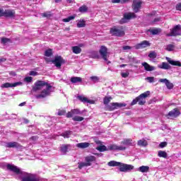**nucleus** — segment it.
<instances>
[{
	"mask_svg": "<svg viewBox=\"0 0 181 181\" xmlns=\"http://www.w3.org/2000/svg\"><path fill=\"white\" fill-rule=\"evenodd\" d=\"M33 90L38 93L36 98H46L52 94L53 91V86L43 81H38L35 83Z\"/></svg>",
	"mask_w": 181,
	"mask_h": 181,
	"instance_id": "obj_1",
	"label": "nucleus"
},
{
	"mask_svg": "<svg viewBox=\"0 0 181 181\" xmlns=\"http://www.w3.org/2000/svg\"><path fill=\"white\" fill-rule=\"evenodd\" d=\"M6 168L11 172H13L16 175L21 176L22 181H39V178H37L36 175L23 172L16 165L7 164Z\"/></svg>",
	"mask_w": 181,
	"mask_h": 181,
	"instance_id": "obj_2",
	"label": "nucleus"
},
{
	"mask_svg": "<svg viewBox=\"0 0 181 181\" xmlns=\"http://www.w3.org/2000/svg\"><path fill=\"white\" fill-rule=\"evenodd\" d=\"M108 166L112 167H119V172H123L124 173H128L132 170H134V165L129 164L122 163L121 162L111 160L107 163Z\"/></svg>",
	"mask_w": 181,
	"mask_h": 181,
	"instance_id": "obj_3",
	"label": "nucleus"
},
{
	"mask_svg": "<svg viewBox=\"0 0 181 181\" xmlns=\"http://www.w3.org/2000/svg\"><path fill=\"white\" fill-rule=\"evenodd\" d=\"M151 95V91L147 90L144 92V93H141L140 95H139L137 98H136L131 103V105H135L136 103H139V105H144L146 101H145V98H147V97H149Z\"/></svg>",
	"mask_w": 181,
	"mask_h": 181,
	"instance_id": "obj_4",
	"label": "nucleus"
},
{
	"mask_svg": "<svg viewBox=\"0 0 181 181\" xmlns=\"http://www.w3.org/2000/svg\"><path fill=\"white\" fill-rule=\"evenodd\" d=\"M95 157L94 156H88L85 157L86 163H79L78 169H83L84 166H91L92 162H95Z\"/></svg>",
	"mask_w": 181,
	"mask_h": 181,
	"instance_id": "obj_5",
	"label": "nucleus"
},
{
	"mask_svg": "<svg viewBox=\"0 0 181 181\" xmlns=\"http://www.w3.org/2000/svg\"><path fill=\"white\" fill-rule=\"evenodd\" d=\"M110 33L113 36H117L121 37L125 35V32L124 31V28L122 27H113L110 29Z\"/></svg>",
	"mask_w": 181,
	"mask_h": 181,
	"instance_id": "obj_6",
	"label": "nucleus"
},
{
	"mask_svg": "<svg viewBox=\"0 0 181 181\" xmlns=\"http://www.w3.org/2000/svg\"><path fill=\"white\" fill-rule=\"evenodd\" d=\"M99 53L100 54V57L105 62H107V64H110L111 62L108 61L107 57H108V49L106 48L105 46L103 45L100 47V49L99 50Z\"/></svg>",
	"mask_w": 181,
	"mask_h": 181,
	"instance_id": "obj_7",
	"label": "nucleus"
},
{
	"mask_svg": "<svg viewBox=\"0 0 181 181\" xmlns=\"http://www.w3.org/2000/svg\"><path fill=\"white\" fill-rule=\"evenodd\" d=\"M135 18H136V16L135 15V13H126L124 14L123 18H122L120 20L119 23H121V25H122L124 23H127V22H128V21H130V19H134Z\"/></svg>",
	"mask_w": 181,
	"mask_h": 181,
	"instance_id": "obj_8",
	"label": "nucleus"
},
{
	"mask_svg": "<svg viewBox=\"0 0 181 181\" xmlns=\"http://www.w3.org/2000/svg\"><path fill=\"white\" fill-rule=\"evenodd\" d=\"M181 35V26L180 25H175L171 30L170 33H167L166 36H179Z\"/></svg>",
	"mask_w": 181,
	"mask_h": 181,
	"instance_id": "obj_9",
	"label": "nucleus"
},
{
	"mask_svg": "<svg viewBox=\"0 0 181 181\" xmlns=\"http://www.w3.org/2000/svg\"><path fill=\"white\" fill-rule=\"evenodd\" d=\"M180 115V111L177 108H175L173 110L170 111L167 115L168 119H173L177 118Z\"/></svg>",
	"mask_w": 181,
	"mask_h": 181,
	"instance_id": "obj_10",
	"label": "nucleus"
},
{
	"mask_svg": "<svg viewBox=\"0 0 181 181\" xmlns=\"http://www.w3.org/2000/svg\"><path fill=\"white\" fill-rule=\"evenodd\" d=\"M132 9L136 13L139 12V9H141L142 6V1L141 0H134L132 4Z\"/></svg>",
	"mask_w": 181,
	"mask_h": 181,
	"instance_id": "obj_11",
	"label": "nucleus"
},
{
	"mask_svg": "<svg viewBox=\"0 0 181 181\" xmlns=\"http://www.w3.org/2000/svg\"><path fill=\"white\" fill-rule=\"evenodd\" d=\"M52 63H53V64H55L56 67L60 69V67H62V64L64 63V60L63 59L62 56H57L55 57L54 59L52 61Z\"/></svg>",
	"mask_w": 181,
	"mask_h": 181,
	"instance_id": "obj_12",
	"label": "nucleus"
},
{
	"mask_svg": "<svg viewBox=\"0 0 181 181\" xmlns=\"http://www.w3.org/2000/svg\"><path fill=\"white\" fill-rule=\"evenodd\" d=\"M108 151H125L127 146H118L117 144H111L107 146Z\"/></svg>",
	"mask_w": 181,
	"mask_h": 181,
	"instance_id": "obj_13",
	"label": "nucleus"
},
{
	"mask_svg": "<svg viewBox=\"0 0 181 181\" xmlns=\"http://www.w3.org/2000/svg\"><path fill=\"white\" fill-rule=\"evenodd\" d=\"M122 107H127V104L119 103H112L109 106V108L110 111H114V110H117V108H122Z\"/></svg>",
	"mask_w": 181,
	"mask_h": 181,
	"instance_id": "obj_14",
	"label": "nucleus"
},
{
	"mask_svg": "<svg viewBox=\"0 0 181 181\" xmlns=\"http://www.w3.org/2000/svg\"><path fill=\"white\" fill-rule=\"evenodd\" d=\"M23 83L19 81V82H16L14 83H4L1 86V88H9L12 87H18V86H23Z\"/></svg>",
	"mask_w": 181,
	"mask_h": 181,
	"instance_id": "obj_15",
	"label": "nucleus"
},
{
	"mask_svg": "<svg viewBox=\"0 0 181 181\" xmlns=\"http://www.w3.org/2000/svg\"><path fill=\"white\" fill-rule=\"evenodd\" d=\"M159 83L165 84L168 90H172V88H173V83L166 78L159 79Z\"/></svg>",
	"mask_w": 181,
	"mask_h": 181,
	"instance_id": "obj_16",
	"label": "nucleus"
},
{
	"mask_svg": "<svg viewBox=\"0 0 181 181\" xmlns=\"http://www.w3.org/2000/svg\"><path fill=\"white\" fill-rule=\"evenodd\" d=\"M78 100L84 103H87L88 104H94L95 103V101H94L93 100H89L83 95H78Z\"/></svg>",
	"mask_w": 181,
	"mask_h": 181,
	"instance_id": "obj_17",
	"label": "nucleus"
},
{
	"mask_svg": "<svg viewBox=\"0 0 181 181\" xmlns=\"http://www.w3.org/2000/svg\"><path fill=\"white\" fill-rule=\"evenodd\" d=\"M6 148H16L19 149L21 148V144L16 141L8 142L6 144Z\"/></svg>",
	"mask_w": 181,
	"mask_h": 181,
	"instance_id": "obj_18",
	"label": "nucleus"
},
{
	"mask_svg": "<svg viewBox=\"0 0 181 181\" xmlns=\"http://www.w3.org/2000/svg\"><path fill=\"white\" fill-rule=\"evenodd\" d=\"M122 145H125L126 146H132L135 145V141L131 139H124L122 142Z\"/></svg>",
	"mask_w": 181,
	"mask_h": 181,
	"instance_id": "obj_19",
	"label": "nucleus"
},
{
	"mask_svg": "<svg viewBox=\"0 0 181 181\" xmlns=\"http://www.w3.org/2000/svg\"><path fill=\"white\" fill-rule=\"evenodd\" d=\"M165 59H166L167 62H168V63L170 64H171L172 66H177L178 67H181L180 62L173 60L172 59H170V57H168Z\"/></svg>",
	"mask_w": 181,
	"mask_h": 181,
	"instance_id": "obj_20",
	"label": "nucleus"
},
{
	"mask_svg": "<svg viewBox=\"0 0 181 181\" xmlns=\"http://www.w3.org/2000/svg\"><path fill=\"white\" fill-rule=\"evenodd\" d=\"M141 64L146 71H153L155 70V66H152L146 62H143Z\"/></svg>",
	"mask_w": 181,
	"mask_h": 181,
	"instance_id": "obj_21",
	"label": "nucleus"
},
{
	"mask_svg": "<svg viewBox=\"0 0 181 181\" xmlns=\"http://www.w3.org/2000/svg\"><path fill=\"white\" fill-rule=\"evenodd\" d=\"M148 46H150L149 42H148V41H143L141 43L138 44L136 46V49H145V47H148Z\"/></svg>",
	"mask_w": 181,
	"mask_h": 181,
	"instance_id": "obj_22",
	"label": "nucleus"
},
{
	"mask_svg": "<svg viewBox=\"0 0 181 181\" xmlns=\"http://www.w3.org/2000/svg\"><path fill=\"white\" fill-rule=\"evenodd\" d=\"M90 146V143L83 142V143H78L76 144V148H79L80 149H86V148H88Z\"/></svg>",
	"mask_w": 181,
	"mask_h": 181,
	"instance_id": "obj_23",
	"label": "nucleus"
},
{
	"mask_svg": "<svg viewBox=\"0 0 181 181\" xmlns=\"http://www.w3.org/2000/svg\"><path fill=\"white\" fill-rule=\"evenodd\" d=\"M158 69H163V70H169L170 65L166 62H163L161 64L158 65Z\"/></svg>",
	"mask_w": 181,
	"mask_h": 181,
	"instance_id": "obj_24",
	"label": "nucleus"
},
{
	"mask_svg": "<svg viewBox=\"0 0 181 181\" xmlns=\"http://www.w3.org/2000/svg\"><path fill=\"white\" fill-rule=\"evenodd\" d=\"M176 47L173 44H168L165 46H164L165 50H167V52H173Z\"/></svg>",
	"mask_w": 181,
	"mask_h": 181,
	"instance_id": "obj_25",
	"label": "nucleus"
},
{
	"mask_svg": "<svg viewBox=\"0 0 181 181\" xmlns=\"http://www.w3.org/2000/svg\"><path fill=\"white\" fill-rule=\"evenodd\" d=\"M139 172H141V173H148V172H149V166L142 165L139 167Z\"/></svg>",
	"mask_w": 181,
	"mask_h": 181,
	"instance_id": "obj_26",
	"label": "nucleus"
},
{
	"mask_svg": "<svg viewBox=\"0 0 181 181\" xmlns=\"http://www.w3.org/2000/svg\"><path fill=\"white\" fill-rule=\"evenodd\" d=\"M158 158H163L164 159H168V153L164 151H158Z\"/></svg>",
	"mask_w": 181,
	"mask_h": 181,
	"instance_id": "obj_27",
	"label": "nucleus"
},
{
	"mask_svg": "<svg viewBox=\"0 0 181 181\" xmlns=\"http://www.w3.org/2000/svg\"><path fill=\"white\" fill-rule=\"evenodd\" d=\"M73 53L75 54H80L81 53V48L78 46H74L71 47Z\"/></svg>",
	"mask_w": 181,
	"mask_h": 181,
	"instance_id": "obj_28",
	"label": "nucleus"
},
{
	"mask_svg": "<svg viewBox=\"0 0 181 181\" xmlns=\"http://www.w3.org/2000/svg\"><path fill=\"white\" fill-rule=\"evenodd\" d=\"M89 57H91L92 59H100V54L97 51H92L90 53Z\"/></svg>",
	"mask_w": 181,
	"mask_h": 181,
	"instance_id": "obj_29",
	"label": "nucleus"
},
{
	"mask_svg": "<svg viewBox=\"0 0 181 181\" xmlns=\"http://www.w3.org/2000/svg\"><path fill=\"white\" fill-rule=\"evenodd\" d=\"M4 15H5V16L12 18V16H15V11L12 10H8L6 11L5 12L4 11Z\"/></svg>",
	"mask_w": 181,
	"mask_h": 181,
	"instance_id": "obj_30",
	"label": "nucleus"
},
{
	"mask_svg": "<svg viewBox=\"0 0 181 181\" xmlns=\"http://www.w3.org/2000/svg\"><path fill=\"white\" fill-rule=\"evenodd\" d=\"M137 145L139 146H146L148 145V141L146 140H145L144 139H143L138 141Z\"/></svg>",
	"mask_w": 181,
	"mask_h": 181,
	"instance_id": "obj_31",
	"label": "nucleus"
},
{
	"mask_svg": "<svg viewBox=\"0 0 181 181\" xmlns=\"http://www.w3.org/2000/svg\"><path fill=\"white\" fill-rule=\"evenodd\" d=\"M82 79L81 77H72L71 78V82L73 83V84H76V83H81Z\"/></svg>",
	"mask_w": 181,
	"mask_h": 181,
	"instance_id": "obj_32",
	"label": "nucleus"
},
{
	"mask_svg": "<svg viewBox=\"0 0 181 181\" xmlns=\"http://www.w3.org/2000/svg\"><path fill=\"white\" fill-rule=\"evenodd\" d=\"M111 100H112V97L105 96L103 99V104H105V105L110 104V102L111 101Z\"/></svg>",
	"mask_w": 181,
	"mask_h": 181,
	"instance_id": "obj_33",
	"label": "nucleus"
},
{
	"mask_svg": "<svg viewBox=\"0 0 181 181\" xmlns=\"http://www.w3.org/2000/svg\"><path fill=\"white\" fill-rule=\"evenodd\" d=\"M97 151H99V152H105V151H109L108 147L105 146H99L96 148Z\"/></svg>",
	"mask_w": 181,
	"mask_h": 181,
	"instance_id": "obj_34",
	"label": "nucleus"
},
{
	"mask_svg": "<svg viewBox=\"0 0 181 181\" xmlns=\"http://www.w3.org/2000/svg\"><path fill=\"white\" fill-rule=\"evenodd\" d=\"M86 26V21L84 20H79L77 23V28H84Z\"/></svg>",
	"mask_w": 181,
	"mask_h": 181,
	"instance_id": "obj_35",
	"label": "nucleus"
},
{
	"mask_svg": "<svg viewBox=\"0 0 181 181\" xmlns=\"http://www.w3.org/2000/svg\"><path fill=\"white\" fill-rule=\"evenodd\" d=\"M78 11L81 13H84L87 12V11H88V8L86 6H82L79 8Z\"/></svg>",
	"mask_w": 181,
	"mask_h": 181,
	"instance_id": "obj_36",
	"label": "nucleus"
},
{
	"mask_svg": "<svg viewBox=\"0 0 181 181\" xmlns=\"http://www.w3.org/2000/svg\"><path fill=\"white\" fill-rule=\"evenodd\" d=\"M71 112L74 115H81V114H83V112L80 111L78 109L72 110Z\"/></svg>",
	"mask_w": 181,
	"mask_h": 181,
	"instance_id": "obj_37",
	"label": "nucleus"
},
{
	"mask_svg": "<svg viewBox=\"0 0 181 181\" xmlns=\"http://www.w3.org/2000/svg\"><path fill=\"white\" fill-rule=\"evenodd\" d=\"M71 134H72L71 131H66L62 133V136H64V138H69Z\"/></svg>",
	"mask_w": 181,
	"mask_h": 181,
	"instance_id": "obj_38",
	"label": "nucleus"
},
{
	"mask_svg": "<svg viewBox=\"0 0 181 181\" xmlns=\"http://www.w3.org/2000/svg\"><path fill=\"white\" fill-rule=\"evenodd\" d=\"M151 32L153 35H159V33H160L161 30L160 28H154V29L151 30Z\"/></svg>",
	"mask_w": 181,
	"mask_h": 181,
	"instance_id": "obj_39",
	"label": "nucleus"
},
{
	"mask_svg": "<svg viewBox=\"0 0 181 181\" xmlns=\"http://www.w3.org/2000/svg\"><path fill=\"white\" fill-rule=\"evenodd\" d=\"M90 80L93 81V83H98L100 81V77L98 76H90Z\"/></svg>",
	"mask_w": 181,
	"mask_h": 181,
	"instance_id": "obj_40",
	"label": "nucleus"
},
{
	"mask_svg": "<svg viewBox=\"0 0 181 181\" xmlns=\"http://www.w3.org/2000/svg\"><path fill=\"white\" fill-rule=\"evenodd\" d=\"M156 56H158V54L155 52H151L148 54V57L153 59H156Z\"/></svg>",
	"mask_w": 181,
	"mask_h": 181,
	"instance_id": "obj_41",
	"label": "nucleus"
},
{
	"mask_svg": "<svg viewBox=\"0 0 181 181\" xmlns=\"http://www.w3.org/2000/svg\"><path fill=\"white\" fill-rule=\"evenodd\" d=\"M67 149H69V146L67 145H64L61 146V152H62V153H66Z\"/></svg>",
	"mask_w": 181,
	"mask_h": 181,
	"instance_id": "obj_42",
	"label": "nucleus"
},
{
	"mask_svg": "<svg viewBox=\"0 0 181 181\" xmlns=\"http://www.w3.org/2000/svg\"><path fill=\"white\" fill-rule=\"evenodd\" d=\"M53 54V52H52V49H47L45 52V56H46L47 57H50V56H52Z\"/></svg>",
	"mask_w": 181,
	"mask_h": 181,
	"instance_id": "obj_43",
	"label": "nucleus"
},
{
	"mask_svg": "<svg viewBox=\"0 0 181 181\" xmlns=\"http://www.w3.org/2000/svg\"><path fill=\"white\" fill-rule=\"evenodd\" d=\"M1 43L3 45H6L7 43H11V39L3 37V38H1Z\"/></svg>",
	"mask_w": 181,
	"mask_h": 181,
	"instance_id": "obj_44",
	"label": "nucleus"
},
{
	"mask_svg": "<svg viewBox=\"0 0 181 181\" xmlns=\"http://www.w3.org/2000/svg\"><path fill=\"white\" fill-rule=\"evenodd\" d=\"M74 18H76L74 16H71L66 18H64L62 21L63 22L67 23V22H70V21H73Z\"/></svg>",
	"mask_w": 181,
	"mask_h": 181,
	"instance_id": "obj_45",
	"label": "nucleus"
},
{
	"mask_svg": "<svg viewBox=\"0 0 181 181\" xmlns=\"http://www.w3.org/2000/svg\"><path fill=\"white\" fill-rule=\"evenodd\" d=\"M84 119V117L80 116H75L73 117L74 121L81 122Z\"/></svg>",
	"mask_w": 181,
	"mask_h": 181,
	"instance_id": "obj_46",
	"label": "nucleus"
},
{
	"mask_svg": "<svg viewBox=\"0 0 181 181\" xmlns=\"http://www.w3.org/2000/svg\"><path fill=\"white\" fill-rule=\"evenodd\" d=\"M32 80H33V78L31 76H27L24 78L25 83H31Z\"/></svg>",
	"mask_w": 181,
	"mask_h": 181,
	"instance_id": "obj_47",
	"label": "nucleus"
},
{
	"mask_svg": "<svg viewBox=\"0 0 181 181\" xmlns=\"http://www.w3.org/2000/svg\"><path fill=\"white\" fill-rule=\"evenodd\" d=\"M146 80H147V81H148V83H153L155 81V78L148 76L146 78Z\"/></svg>",
	"mask_w": 181,
	"mask_h": 181,
	"instance_id": "obj_48",
	"label": "nucleus"
},
{
	"mask_svg": "<svg viewBox=\"0 0 181 181\" xmlns=\"http://www.w3.org/2000/svg\"><path fill=\"white\" fill-rule=\"evenodd\" d=\"M121 74H122V77H123L124 78H127V77H128V76H129V72H128V71L122 72Z\"/></svg>",
	"mask_w": 181,
	"mask_h": 181,
	"instance_id": "obj_49",
	"label": "nucleus"
},
{
	"mask_svg": "<svg viewBox=\"0 0 181 181\" xmlns=\"http://www.w3.org/2000/svg\"><path fill=\"white\" fill-rule=\"evenodd\" d=\"M168 146V143L166 142H161L160 144H159V146L160 148H165Z\"/></svg>",
	"mask_w": 181,
	"mask_h": 181,
	"instance_id": "obj_50",
	"label": "nucleus"
},
{
	"mask_svg": "<svg viewBox=\"0 0 181 181\" xmlns=\"http://www.w3.org/2000/svg\"><path fill=\"white\" fill-rule=\"evenodd\" d=\"M133 63H135V64H139V63H141L139 60L136 59V58H132Z\"/></svg>",
	"mask_w": 181,
	"mask_h": 181,
	"instance_id": "obj_51",
	"label": "nucleus"
},
{
	"mask_svg": "<svg viewBox=\"0 0 181 181\" xmlns=\"http://www.w3.org/2000/svg\"><path fill=\"white\" fill-rule=\"evenodd\" d=\"M73 115H74L73 114V112H71H71H69L66 114L67 118H71V117H73Z\"/></svg>",
	"mask_w": 181,
	"mask_h": 181,
	"instance_id": "obj_52",
	"label": "nucleus"
},
{
	"mask_svg": "<svg viewBox=\"0 0 181 181\" xmlns=\"http://www.w3.org/2000/svg\"><path fill=\"white\" fill-rule=\"evenodd\" d=\"M66 114L65 110H59L58 115H64Z\"/></svg>",
	"mask_w": 181,
	"mask_h": 181,
	"instance_id": "obj_53",
	"label": "nucleus"
},
{
	"mask_svg": "<svg viewBox=\"0 0 181 181\" xmlns=\"http://www.w3.org/2000/svg\"><path fill=\"white\" fill-rule=\"evenodd\" d=\"M176 9H177V11H181V3H178L176 5Z\"/></svg>",
	"mask_w": 181,
	"mask_h": 181,
	"instance_id": "obj_54",
	"label": "nucleus"
},
{
	"mask_svg": "<svg viewBox=\"0 0 181 181\" xmlns=\"http://www.w3.org/2000/svg\"><path fill=\"white\" fill-rule=\"evenodd\" d=\"M30 76H37V72L35 71H30Z\"/></svg>",
	"mask_w": 181,
	"mask_h": 181,
	"instance_id": "obj_55",
	"label": "nucleus"
},
{
	"mask_svg": "<svg viewBox=\"0 0 181 181\" xmlns=\"http://www.w3.org/2000/svg\"><path fill=\"white\" fill-rule=\"evenodd\" d=\"M130 49H132V47L128 45L123 47V50H130Z\"/></svg>",
	"mask_w": 181,
	"mask_h": 181,
	"instance_id": "obj_56",
	"label": "nucleus"
},
{
	"mask_svg": "<svg viewBox=\"0 0 181 181\" xmlns=\"http://www.w3.org/2000/svg\"><path fill=\"white\" fill-rule=\"evenodd\" d=\"M9 75L13 76V77H15V76H16V73L13 71H11L9 72Z\"/></svg>",
	"mask_w": 181,
	"mask_h": 181,
	"instance_id": "obj_57",
	"label": "nucleus"
},
{
	"mask_svg": "<svg viewBox=\"0 0 181 181\" xmlns=\"http://www.w3.org/2000/svg\"><path fill=\"white\" fill-rule=\"evenodd\" d=\"M160 21V18H155L154 21L153 22H151V23H156L157 22H159Z\"/></svg>",
	"mask_w": 181,
	"mask_h": 181,
	"instance_id": "obj_58",
	"label": "nucleus"
},
{
	"mask_svg": "<svg viewBox=\"0 0 181 181\" xmlns=\"http://www.w3.org/2000/svg\"><path fill=\"white\" fill-rule=\"evenodd\" d=\"M121 0H112V4H119Z\"/></svg>",
	"mask_w": 181,
	"mask_h": 181,
	"instance_id": "obj_59",
	"label": "nucleus"
},
{
	"mask_svg": "<svg viewBox=\"0 0 181 181\" xmlns=\"http://www.w3.org/2000/svg\"><path fill=\"white\" fill-rule=\"evenodd\" d=\"M24 105H26V102H23L19 104V107H23Z\"/></svg>",
	"mask_w": 181,
	"mask_h": 181,
	"instance_id": "obj_60",
	"label": "nucleus"
},
{
	"mask_svg": "<svg viewBox=\"0 0 181 181\" xmlns=\"http://www.w3.org/2000/svg\"><path fill=\"white\" fill-rule=\"evenodd\" d=\"M0 16H4V10L0 9Z\"/></svg>",
	"mask_w": 181,
	"mask_h": 181,
	"instance_id": "obj_61",
	"label": "nucleus"
},
{
	"mask_svg": "<svg viewBox=\"0 0 181 181\" xmlns=\"http://www.w3.org/2000/svg\"><path fill=\"white\" fill-rule=\"evenodd\" d=\"M84 46H85L84 44H79L78 45V47H80V48L81 47H84Z\"/></svg>",
	"mask_w": 181,
	"mask_h": 181,
	"instance_id": "obj_62",
	"label": "nucleus"
},
{
	"mask_svg": "<svg viewBox=\"0 0 181 181\" xmlns=\"http://www.w3.org/2000/svg\"><path fill=\"white\" fill-rule=\"evenodd\" d=\"M125 66H127V64H121V65L119 66V67H121V68L125 67Z\"/></svg>",
	"mask_w": 181,
	"mask_h": 181,
	"instance_id": "obj_63",
	"label": "nucleus"
},
{
	"mask_svg": "<svg viewBox=\"0 0 181 181\" xmlns=\"http://www.w3.org/2000/svg\"><path fill=\"white\" fill-rule=\"evenodd\" d=\"M37 139L36 136H33V137H32V139Z\"/></svg>",
	"mask_w": 181,
	"mask_h": 181,
	"instance_id": "obj_64",
	"label": "nucleus"
}]
</instances>
